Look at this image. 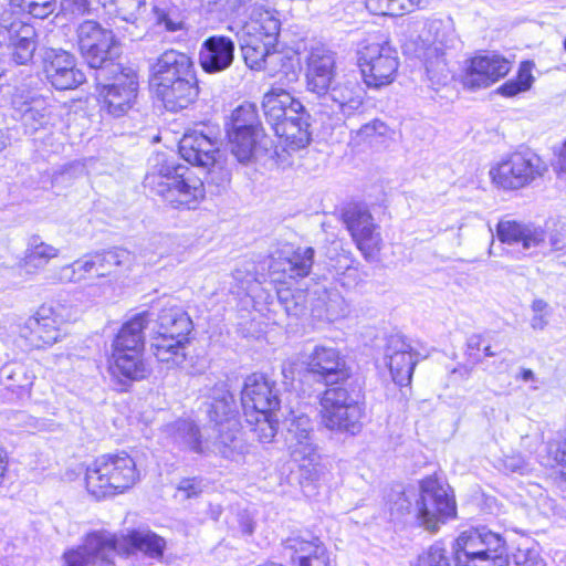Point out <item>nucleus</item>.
I'll list each match as a JSON object with an SVG mask.
<instances>
[{
    "label": "nucleus",
    "instance_id": "nucleus-1",
    "mask_svg": "<svg viewBox=\"0 0 566 566\" xmlns=\"http://www.w3.org/2000/svg\"><path fill=\"white\" fill-rule=\"evenodd\" d=\"M166 542L151 531L133 530L117 535L106 530L87 533L81 544L62 555L63 566H115L116 555L129 557L142 553L160 559Z\"/></svg>",
    "mask_w": 566,
    "mask_h": 566
},
{
    "label": "nucleus",
    "instance_id": "nucleus-2",
    "mask_svg": "<svg viewBox=\"0 0 566 566\" xmlns=\"http://www.w3.org/2000/svg\"><path fill=\"white\" fill-rule=\"evenodd\" d=\"M279 33L276 12L255 3L250 12V70H264L284 88L298 80L300 63L295 55L274 50Z\"/></svg>",
    "mask_w": 566,
    "mask_h": 566
},
{
    "label": "nucleus",
    "instance_id": "nucleus-3",
    "mask_svg": "<svg viewBox=\"0 0 566 566\" xmlns=\"http://www.w3.org/2000/svg\"><path fill=\"white\" fill-rule=\"evenodd\" d=\"M145 182L164 201L177 209H195L206 196L203 181L175 158L157 155Z\"/></svg>",
    "mask_w": 566,
    "mask_h": 566
},
{
    "label": "nucleus",
    "instance_id": "nucleus-4",
    "mask_svg": "<svg viewBox=\"0 0 566 566\" xmlns=\"http://www.w3.org/2000/svg\"><path fill=\"white\" fill-rule=\"evenodd\" d=\"M262 108L275 135L283 139L289 149L296 151L310 145V114L285 88L273 87L265 93Z\"/></svg>",
    "mask_w": 566,
    "mask_h": 566
},
{
    "label": "nucleus",
    "instance_id": "nucleus-5",
    "mask_svg": "<svg viewBox=\"0 0 566 566\" xmlns=\"http://www.w3.org/2000/svg\"><path fill=\"white\" fill-rule=\"evenodd\" d=\"M150 349L157 361L167 368H179L187 360L192 321L188 313L175 304L165 305L153 318Z\"/></svg>",
    "mask_w": 566,
    "mask_h": 566
},
{
    "label": "nucleus",
    "instance_id": "nucleus-6",
    "mask_svg": "<svg viewBox=\"0 0 566 566\" xmlns=\"http://www.w3.org/2000/svg\"><path fill=\"white\" fill-rule=\"evenodd\" d=\"M318 405L319 424L331 433L354 437L361 431L365 402L360 390L346 386L327 388Z\"/></svg>",
    "mask_w": 566,
    "mask_h": 566
},
{
    "label": "nucleus",
    "instance_id": "nucleus-7",
    "mask_svg": "<svg viewBox=\"0 0 566 566\" xmlns=\"http://www.w3.org/2000/svg\"><path fill=\"white\" fill-rule=\"evenodd\" d=\"M140 478L135 460L125 451L96 458L85 472V486L96 499L122 494Z\"/></svg>",
    "mask_w": 566,
    "mask_h": 566
},
{
    "label": "nucleus",
    "instance_id": "nucleus-8",
    "mask_svg": "<svg viewBox=\"0 0 566 566\" xmlns=\"http://www.w3.org/2000/svg\"><path fill=\"white\" fill-rule=\"evenodd\" d=\"M455 566H509L505 538L486 527L462 532L454 542Z\"/></svg>",
    "mask_w": 566,
    "mask_h": 566
},
{
    "label": "nucleus",
    "instance_id": "nucleus-9",
    "mask_svg": "<svg viewBox=\"0 0 566 566\" xmlns=\"http://www.w3.org/2000/svg\"><path fill=\"white\" fill-rule=\"evenodd\" d=\"M250 432H253L261 443H269L277 432L279 419L275 410L280 400L275 381L266 374L250 375Z\"/></svg>",
    "mask_w": 566,
    "mask_h": 566
},
{
    "label": "nucleus",
    "instance_id": "nucleus-10",
    "mask_svg": "<svg viewBox=\"0 0 566 566\" xmlns=\"http://www.w3.org/2000/svg\"><path fill=\"white\" fill-rule=\"evenodd\" d=\"M71 308L60 302L42 304L20 328L30 347L52 346L63 337V325L71 319Z\"/></svg>",
    "mask_w": 566,
    "mask_h": 566
},
{
    "label": "nucleus",
    "instance_id": "nucleus-11",
    "mask_svg": "<svg viewBox=\"0 0 566 566\" xmlns=\"http://www.w3.org/2000/svg\"><path fill=\"white\" fill-rule=\"evenodd\" d=\"M285 444L306 480L315 481L321 472V457L314 442L312 420L307 415H293L285 434Z\"/></svg>",
    "mask_w": 566,
    "mask_h": 566
},
{
    "label": "nucleus",
    "instance_id": "nucleus-12",
    "mask_svg": "<svg viewBox=\"0 0 566 566\" xmlns=\"http://www.w3.org/2000/svg\"><path fill=\"white\" fill-rule=\"evenodd\" d=\"M415 510L419 523L429 531H436L440 523L455 515V502L447 484L429 476L420 483Z\"/></svg>",
    "mask_w": 566,
    "mask_h": 566
},
{
    "label": "nucleus",
    "instance_id": "nucleus-13",
    "mask_svg": "<svg viewBox=\"0 0 566 566\" xmlns=\"http://www.w3.org/2000/svg\"><path fill=\"white\" fill-rule=\"evenodd\" d=\"M114 74L111 83L103 84L101 74H97V99L102 109L114 117H120L134 106L137 98V73L129 67L112 64Z\"/></svg>",
    "mask_w": 566,
    "mask_h": 566
},
{
    "label": "nucleus",
    "instance_id": "nucleus-14",
    "mask_svg": "<svg viewBox=\"0 0 566 566\" xmlns=\"http://www.w3.org/2000/svg\"><path fill=\"white\" fill-rule=\"evenodd\" d=\"M398 65L397 53L388 43H371L358 52V66L368 87L379 88L392 83Z\"/></svg>",
    "mask_w": 566,
    "mask_h": 566
},
{
    "label": "nucleus",
    "instance_id": "nucleus-15",
    "mask_svg": "<svg viewBox=\"0 0 566 566\" xmlns=\"http://www.w3.org/2000/svg\"><path fill=\"white\" fill-rule=\"evenodd\" d=\"M77 44L82 56L92 69L112 66V51L116 45L113 32L94 20H85L76 29Z\"/></svg>",
    "mask_w": 566,
    "mask_h": 566
},
{
    "label": "nucleus",
    "instance_id": "nucleus-16",
    "mask_svg": "<svg viewBox=\"0 0 566 566\" xmlns=\"http://www.w3.org/2000/svg\"><path fill=\"white\" fill-rule=\"evenodd\" d=\"M539 158L532 153H514L490 170L492 181L504 189H518L541 175Z\"/></svg>",
    "mask_w": 566,
    "mask_h": 566
},
{
    "label": "nucleus",
    "instance_id": "nucleus-17",
    "mask_svg": "<svg viewBox=\"0 0 566 566\" xmlns=\"http://www.w3.org/2000/svg\"><path fill=\"white\" fill-rule=\"evenodd\" d=\"M343 220L364 258L374 259L380 250L382 239L371 213L366 208L355 206L343 213Z\"/></svg>",
    "mask_w": 566,
    "mask_h": 566
},
{
    "label": "nucleus",
    "instance_id": "nucleus-18",
    "mask_svg": "<svg viewBox=\"0 0 566 566\" xmlns=\"http://www.w3.org/2000/svg\"><path fill=\"white\" fill-rule=\"evenodd\" d=\"M512 63L504 56L490 52L467 60L463 84L469 88H486L511 71Z\"/></svg>",
    "mask_w": 566,
    "mask_h": 566
},
{
    "label": "nucleus",
    "instance_id": "nucleus-19",
    "mask_svg": "<svg viewBox=\"0 0 566 566\" xmlns=\"http://www.w3.org/2000/svg\"><path fill=\"white\" fill-rule=\"evenodd\" d=\"M317 98L321 106L326 108L322 109V113L349 117L363 106L364 90L356 80H336L326 93Z\"/></svg>",
    "mask_w": 566,
    "mask_h": 566
},
{
    "label": "nucleus",
    "instance_id": "nucleus-20",
    "mask_svg": "<svg viewBox=\"0 0 566 566\" xmlns=\"http://www.w3.org/2000/svg\"><path fill=\"white\" fill-rule=\"evenodd\" d=\"M43 73L46 81L56 90H74L86 80L76 65L73 54L64 50H50L43 56Z\"/></svg>",
    "mask_w": 566,
    "mask_h": 566
},
{
    "label": "nucleus",
    "instance_id": "nucleus-21",
    "mask_svg": "<svg viewBox=\"0 0 566 566\" xmlns=\"http://www.w3.org/2000/svg\"><path fill=\"white\" fill-rule=\"evenodd\" d=\"M335 53L325 45L317 44L310 49L305 60V80L308 92L317 97L337 80Z\"/></svg>",
    "mask_w": 566,
    "mask_h": 566
},
{
    "label": "nucleus",
    "instance_id": "nucleus-22",
    "mask_svg": "<svg viewBox=\"0 0 566 566\" xmlns=\"http://www.w3.org/2000/svg\"><path fill=\"white\" fill-rule=\"evenodd\" d=\"M384 359L395 384L402 387L411 382L418 354L405 336L395 334L387 338Z\"/></svg>",
    "mask_w": 566,
    "mask_h": 566
},
{
    "label": "nucleus",
    "instance_id": "nucleus-23",
    "mask_svg": "<svg viewBox=\"0 0 566 566\" xmlns=\"http://www.w3.org/2000/svg\"><path fill=\"white\" fill-rule=\"evenodd\" d=\"M307 370L326 385L344 381L349 377L345 358L335 347L317 345L307 356Z\"/></svg>",
    "mask_w": 566,
    "mask_h": 566
},
{
    "label": "nucleus",
    "instance_id": "nucleus-24",
    "mask_svg": "<svg viewBox=\"0 0 566 566\" xmlns=\"http://www.w3.org/2000/svg\"><path fill=\"white\" fill-rule=\"evenodd\" d=\"M283 555L297 566H329L326 546L310 533L289 537L283 543Z\"/></svg>",
    "mask_w": 566,
    "mask_h": 566
},
{
    "label": "nucleus",
    "instance_id": "nucleus-25",
    "mask_svg": "<svg viewBox=\"0 0 566 566\" xmlns=\"http://www.w3.org/2000/svg\"><path fill=\"white\" fill-rule=\"evenodd\" d=\"M496 235L502 243L515 248L524 255L545 241L542 227L515 220H501L496 226Z\"/></svg>",
    "mask_w": 566,
    "mask_h": 566
},
{
    "label": "nucleus",
    "instance_id": "nucleus-26",
    "mask_svg": "<svg viewBox=\"0 0 566 566\" xmlns=\"http://www.w3.org/2000/svg\"><path fill=\"white\" fill-rule=\"evenodd\" d=\"M291 149L285 145L280 150L271 136L250 123V163H260L266 168H286L292 165Z\"/></svg>",
    "mask_w": 566,
    "mask_h": 566
},
{
    "label": "nucleus",
    "instance_id": "nucleus-27",
    "mask_svg": "<svg viewBox=\"0 0 566 566\" xmlns=\"http://www.w3.org/2000/svg\"><path fill=\"white\" fill-rule=\"evenodd\" d=\"M181 78H197L193 62L187 54L169 50L164 52L154 64L150 86L168 84Z\"/></svg>",
    "mask_w": 566,
    "mask_h": 566
},
{
    "label": "nucleus",
    "instance_id": "nucleus-28",
    "mask_svg": "<svg viewBox=\"0 0 566 566\" xmlns=\"http://www.w3.org/2000/svg\"><path fill=\"white\" fill-rule=\"evenodd\" d=\"M179 153L191 165L209 168L217 163L219 140L201 132L193 130L185 134L181 138Z\"/></svg>",
    "mask_w": 566,
    "mask_h": 566
},
{
    "label": "nucleus",
    "instance_id": "nucleus-29",
    "mask_svg": "<svg viewBox=\"0 0 566 566\" xmlns=\"http://www.w3.org/2000/svg\"><path fill=\"white\" fill-rule=\"evenodd\" d=\"M315 251L313 248H297L285 256L270 261L269 269L272 274H281L274 277L276 281L285 279L297 280L306 277L312 269Z\"/></svg>",
    "mask_w": 566,
    "mask_h": 566
},
{
    "label": "nucleus",
    "instance_id": "nucleus-30",
    "mask_svg": "<svg viewBox=\"0 0 566 566\" xmlns=\"http://www.w3.org/2000/svg\"><path fill=\"white\" fill-rule=\"evenodd\" d=\"M156 96L164 103L170 112H178L192 104L199 94L197 78L159 84L151 86Z\"/></svg>",
    "mask_w": 566,
    "mask_h": 566
},
{
    "label": "nucleus",
    "instance_id": "nucleus-31",
    "mask_svg": "<svg viewBox=\"0 0 566 566\" xmlns=\"http://www.w3.org/2000/svg\"><path fill=\"white\" fill-rule=\"evenodd\" d=\"M234 44L226 36L207 39L199 52V63L207 73H217L228 69L233 61Z\"/></svg>",
    "mask_w": 566,
    "mask_h": 566
},
{
    "label": "nucleus",
    "instance_id": "nucleus-32",
    "mask_svg": "<svg viewBox=\"0 0 566 566\" xmlns=\"http://www.w3.org/2000/svg\"><path fill=\"white\" fill-rule=\"evenodd\" d=\"M144 352L112 350L108 370L116 378L142 380L150 375V368L143 357Z\"/></svg>",
    "mask_w": 566,
    "mask_h": 566
},
{
    "label": "nucleus",
    "instance_id": "nucleus-33",
    "mask_svg": "<svg viewBox=\"0 0 566 566\" xmlns=\"http://www.w3.org/2000/svg\"><path fill=\"white\" fill-rule=\"evenodd\" d=\"M151 323V313H138L124 323L116 334L112 350L144 352V329Z\"/></svg>",
    "mask_w": 566,
    "mask_h": 566
},
{
    "label": "nucleus",
    "instance_id": "nucleus-34",
    "mask_svg": "<svg viewBox=\"0 0 566 566\" xmlns=\"http://www.w3.org/2000/svg\"><path fill=\"white\" fill-rule=\"evenodd\" d=\"M440 25L441 22H433L431 24V29L437 31L433 40V51L437 53V57L434 61L430 59L426 60L427 74L433 84H442L448 81L449 69L444 59V49L452 46L455 41L453 33H450L449 35L446 33L439 34Z\"/></svg>",
    "mask_w": 566,
    "mask_h": 566
},
{
    "label": "nucleus",
    "instance_id": "nucleus-35",
    "mask_svg": "<svg viewBox=\"0 0 566 566\" xmlns=\"http://www.w3.org/2000/svg\"><path fill=\"white\" fill-rule=\"evenodd\" d=\"M57 255L59 249L42 241L40 237L33 235L28 241L20 265L27 273H36Z\"/></svg>",
    "mask_w": 566,
    "mask_h": 566
},
{
    "label": "nucleus",
    "instance_id": "nucleus-36",
    "mask_svg": "<svg viewBox=\"0 0 566 566\" xmlns=\"http://www.w3.org/2000/svg\"><path fill=\"white\" fill-rule=\"evenodd\" d=\"M166 432L171 438L172 442L182 449L196 453H202L205 451L199 430L192 421L177 420L166 427Z\"/></svg>",
    "mask_w": 566,
    "mask_h": 566
},
{
    "label": "nucleus",
    "instance_id": "nucleus-37",
    "mask_svg": "<svg viewBox=\"0 0 566 566\" xmlns=\"http://www.w3.org/2000/svg\"><path fill=\"white\" fill-rule=\"evenodd\" d=\"M93 272L97 277H106L117 272L118 268L129 264L130 253L124 249H113L91 253Z\"/></svg>",
    "mask_w": 566,
    "mask_h": 566
},
{
    "label": "nucleus",
    "instance_id": "nucleus-38",
    "mask_svg": "<svg viewBox=\"0 0 566 566\" xmlns=\"http://www.w3.org/2000/svg\"><path fill=\"white\" fill-rule=\"evenodd\" d=\"M235 409L233 396L223 384L217 385L211 389L210 402H208L207 412L211 421L222 424L230 420Z\"/></svg>",
    "mask_w": 566,
    "mask_h": 566
},
{
    "label": "nucleus",
    "instance_id": "nucleus-39",
    "mask_svg": "<svg viewBox=\"0 0 566 566\" xmlns=\"http://www.w3.org/2000/svg\"><path fill=\"white\" fill-rule=\"evenodd\" d=\"M424 0H366V9L377 15L398 17L421 7Z\"/></svg>",
    "mask_w": 566,
    "mask_h": 566
},
{
    "label": "nucleus",
    "instance_id": "nucleus-40",
    "mask_svg": "<svg viewBox=\"0 0 566 566\" xmlns=\"http://www.w3.org/2000/svg\"><path fill=\"white\" fill-rule=\"evenodd\" d=\"M94 274L91 254H86L71 264L56 269L52 280L59 283H78Z\"/></svg>",
    "mask_w": 566,
    "mask_h": 566
},
{
    "label": "nucleus",
    "instance_id": "nucleus-41",
    "mask_svg": "<svg viewBox=\"0 0 566 566\" xmlns=\"http://www.w3.org/2000/svg\"><path fill=\"white\" fill-rule=\"evenodd\" d=\"M533 65L531 61H523L520 64L517 75L499 86L496 93L505 97H513L528 91L534 82Z\"/></svg>",
    "mask_w": 566,
    "mask_h": 566
},
{
    "label": "nucleus",
    "instance_id": "nucleus-42",
    "mask_svg": "<svg viewBox=\"0 0 566 566\" xmlns=\"http://www.w3.org/2000/svg\"><path fill=\"white\" fill-rule=\"evenodd\" d=\"M12 57L18 64H27L35 51L34 30L30 25H21L17 36L12 39Z\"/></svg>",
    "mask_w": 566,
    "mask_h": 566
},
{
    "label": "nucleus",
    "instance_id": "nucleus-43",
    "mask_svg": "<svg viewBox=\"0 0 566 566\" xmlns=\"http://www.w3.org/2000/svg\"><path fill=\"white\" fill-rule=\"evenodd\" d=\"M227 145L231 154L241 164L248 163V129L224 124Z\"/></svg>",
    "mask_w": 566,
    "mask_h": 566
},
{
    "label": "nucleus",
    "instance_id": "nucleus-44",
    "mask_svg": "<svg viewBox=\"0 0 566 566\" xmlns=\"http://www.w3.org/2000/svg\"><path fill=\"white\" fill-rule=\"evenodd\" d=\"M391 129L381 120L375 119L363 125L355 135L358 143L382 144L391 135Z\"/></svg>",
    "mask_w": 566,
    "mask_h": 566
},
{
    "label": "nucleus",
    "instance_id": "nucleus-45",
    "mask_svg": "<svg viewBox=\"0 0 566 566\" xmlns=\"http://www.w3.org/2000/svg\"><path fill=\"white\" fill-rule=\"evenodd\" d=\"M13 8L36 19H45L56 8L55 0H8Z\"/></svg>",
    "mask_w": 566,
    "mask_h": 566
},
{
    "label": "nucleus",
    "instance_id": "nucleus-46",
    "mask_svg": "<svg viewBox=\"0 0 566 566\" xmlns=\"http://www.w3.org/2000/svg\"><path fill=\"white\" fill-rule=\"evenodd\" d=\"M353 259L349 253L340 255L337 264L334 265L336 280L346 287L357 284L359 275L357 268L353 266Z\"/></svg>",
    "mask_w": 566,
    "mask_h": 566
},
{
    "label": "nucleus",
    "instance_id": "nucleus-47",
    "mask_svg": "<svg viewBox=\"0 0 566 566\" xmlns=\"http://www.w3.org/2000/svg\"><path fill=\"white\" fill-rule=\"evenodd\" d=\"M277 297L289 316H301L306 310L303 292L293 293L290 289H279Z\"/></svg>",
    "mask_w": 566,
    "mask_h": 566
},
{
    "label": "nucleus",
    "instance_id": "nucleus-48",
    "mask_svg": "<svg viewBox=\"0 0 566 566\" xmlns=\"http://www.w3.org/2000/svg\"><path fill=\"white\" fill-rule=\"evenodd\" d=\"M416 566H451V564L443 545L434 543L419 555Z\"/></svg>",
    "mask_w": 566,
    "mask_h": 566
},
{
    "label": "nucleus",
    "instance_id": "nucleus-49",
    "mask_svg": "<svg viewBox=\"0 0 566 566\" xmlns=\"http://www.w3.org/2000/svg\"><path fill=\"white\" fill-rule=\"evenodd\" d=\"M531 310H532L531 327L535 331L545 329L549 323V318L553 313V310L549 306V304L542 298H535L532 302Z\"/></svg>",
    "mask_w": 566,
    "mask_h": 566
},
{
    "label": "nucleus",
    "instance_id": "nucleus-50",
    "mask_svg": "<svg viewBox=\"0 0 566 566\" xmlns=\"http://www.w3.org/2000/svg\"><path fill=\"white\" fill-rule=\"evenodd\" d=\"M116 18L127 23H135L138 19L144 0H114Z\"/></svg>",
    "mask_w": 566,
    "mask_h": 566
},
{
    "label": "nucleus",
    "instance_id": "nucleus-51",
    "mask_svg": "<svg viewBox=\"0 0 566 566\" xmlns=\"http://www.w3.org/2000/svg\"><path fill=\"white\" fill-rule=\"evenodd\" d=\"M513 559L515 566H546L536 547H520Z\"/></svg>",
    "mask_w": 566,
    "mask_h": 566
},
{
    "label": "nucleus",
    "instance_id": "nucleus-52",
    "mask_svg": "<svg viewBox=\"0 0 566 566\" xmlns=\"http://www.w3.org/2000/svg\"><path fill=\"white\" fill-rule=\"evenodd\" d=\"M347 313L345 300L337 293L332 294L326 303L325 314L329 322L344 317Z\"/></svg>",
    "mask_w": 566,
    "mask_h": 566
},
{
    "label": "nucleus",
    "instance_id": "nucleus-53",
    "mask_svg": "<svg viewBox=\"0 0 566 566\" xmlns=\"http://www.w3.org/2000/svg\"><path fill=\"white\" fill-rule=\"evenodd\" d=\"M503 465L507 472L520 475H526L532 471L531 464L521 454L505 457Z\"/></svg>",
    "mask_w": 566,
    "mask_h": 566
},
{
    "label": "nucleus",
    "instance_id": "nucleus-54",
    "mask_svg": "<svg viewBox=\"0 0 566 566\" xmlns=\"http://www.w3.org/2000/svg\"><path fill=\"white\" fill-rule=\"evenodd\" d=\"M201 492L200 483L196 479H184L177 486L175 497L178 500H188L197 496Z\"/></svg>",
    "mask_w": 566,
    "mask_h": 566
},
{
    "label": "nucleus",
    "instance_id": "nucleus-55",
    "mask_svg": "<svg viewBox=\"0 0 566 566\" xmlns=\"http://www.w3.org/2000/svg\"><path fill=\"white\" fill-rule=\"evenodd\" d=\"M416 497V495L412 492H406L401 491L397 493V500L394 502L391 506V512L397 513H405L409 512L412 506V500Z\"/></svg>",
    "mask_w": 566,
    "mask_h": 566
},
{
    "label": "nucleus",
    "instance_id": "nucleus-56",
    "mask_svg": "<svg viewBox=\"0 0 566 566\" xmlns=\"http://www.w3.org/2000/svg\"><path fill=\"white\" fill-rule=\"evenodd\" d=\"M224 124L235 125L248 129V108L243 104L239 105L230 113Z\"/></svg>",
    "mask_w": 566,
    "mask_h": 566
},
{
    "label": "nucleus",
    "instance_id": "nucleus-57",
    "mask_svg": "<svg viewBox=\"0 0 566 566\" xmlns=\"http://www.w3.org/2000/svg\"><path fill=\"white\" fill-rule=\"evenodd\" d=\"M62 9L73 14H82L87 9V0H62Z\"/></svg>",
    "mask_w": 566,
    "mask_h": 566
},
{
    "label": "nucleus",
    "instance_id": "nucleus-58",
    "mask_svg": "<svg viewBox=\"0 0 566 566\" xmlns=\"http://www.w3.org/2000/svg\"><path fill=\"white\" fill-rule=\"evenodd\" d=\"M554 170L558 175H566V142L558 153L556 163L554 164Z\"/></svg>",
    "mask_w": 566,
    "mask_h": 566
},
{
    "label": "nucleus",
    "instance_id": "nucleus-59",
    "mask_svg": "<svg viewBox=\"0 0 566 566\" xmlns=\"http://www.w3.org/2000/svg\"><path fill=\"white\" fill-rule=\"evenodd\" d=\"M8 464H9V460H8V453L7 451L4 450V448H2L0 446V485L3 483L4 481V478H6V473L8 471Z\"/></svg>",
    "mask_w": 566,
    "mask_h": 566
},
{
    "label": "nucleus",
    "instance_id": "nucleus-60",
    "mask_svg": "<svg viewBox=\"0 0 566 566\" xmlns=\"http://www.w3.org/2000/svg\"><path fill=\"white\" fill-rule=\"evenodd\" d=\"M482 337L480 335H473L468 339V347L471 349H480Z\"/></svg>",
    "mask_w": 566,
    "mask_h": 566
},
{
    "label": "nucleus",
    "instance_id": "nucleus-61",
    "mask_svg": "<svg viewBox=\"0 0 566 566\" xmlns=\"http://www.w3.org/2000/svg\"><path fill=\"white\" fill-rule=\"evenodd\" d=\"M520 377H521V379L523 381H532V380L535 379V375H534L533 370H531L528 368H523L521 370V376Z\"/></svg>",
    "mask_w": 566,
    "mask_h": 566
},
{
    "label": "nucleus",
    "instance_id": "nucleus-62",
    "mask_svg": "<svg viewBox=\"0 0 566 566\" xmlns=\"http://www.w3.org/2000/svg\"><path fill=\"white\" fill-rule=\"evenodd\" d=\"M483 353H484V355H485L486 357H493V356H495V353H494V352H492L491 346H489V345L484 346V348H483Z\"/></svg>",
    "mask_w": 566,
    "mask_h": 566
},
{
    "label": "nucleus",
    "instance_id": "nucleus-63",
    "mask_svg": "<svg viewBox=\"0 0 566 566\" xmlns=\"http://www.w3.org/2000/svg\"><path fill=\"white\" fill-rule=\"evenodd\" d=\"M249 108H250V115L255 111V106L250 104L249 105Z\"/></svg>",
    "mask_w": 566,
    "mask_h": 566
},
{
    "label": "nucleus",
    "instance_id": "nucleus-64",
    "mask_svg": "<svg viewBox=\"0 0 566 566\" xmlns=\"http://www.w3.org/2000/svg\"><path fill=\"white\" fill-rule=\"evenodd\" d=\"M535 490H534V494H536L537 492H539V486L538 485H534Z\"/></svg>",
    "mask_w": 566,
    "mask_h": 566
}]
</instances>
